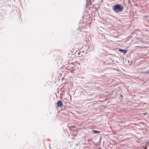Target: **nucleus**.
<instances>
[{
  "label": "nucleus",
  "mask_w": 149,
  "mask_h": 149,
  "mask_svg": "<svg viewBox=\"0 0 149 149\" xmlns=\"http://www.w3.org/2000/svg\"><path fill=\"white\" fill-rule=\"evenodd\" d=\"M123 8V7L122 6L117 4L114 6L113 8V10L116 13H118L122 12Z\"/></svg>",
  "instance_id": "obj_1"
},
{
  "label": "nucleus",
  "mask_w": 149,
  "mask_h": 149,
  "mask_svg": "<svg viewBox=\"0 0 149 149\" xmlns=\"http://www.w3.org/2000/svg\"><path fill=\"white\" fill-rule=\"evenodd\" d=\"M145 17H146V16H145Z\"/></svg>",
  "instance_id": "obj_7"
},
{
  "label": "nucleus",
  "mask_w": 149,
  "mask_h": 149,
  "mask_svg": "<svg viewBox=\"0 0 149 149\" xmlns=\"http://www.w3.org/2000/svg\"><path fill=\"white\" fill-rule=\"evenodd\" d=\"M93 132L95 134L99 133H100V131L95 130H93Z\"/></svg>",
  "instance_id": "obj_4"
},
{
  "label": "nucleus",
  "mask_w": 149,
  "mask_h": 149,
  "mask_svg": "<svg viewBox=\"0 0 149 149\" xmlns=\"http://www.w3.org/2000/svg\"><path fill=\"white\" fill-rule=\"evenodd\" d=\"M147 113V112H146V113H143V114H146Z\"/></svg>",
  "instance_id": "obj_5"
},
{
  "label": "nucleus",
  "mask_w": 149,
  "mask_h": 149,
  "mask_svg": "<svg viewBox=\"0 0 149 149\" xmlns=\"http://www.w3.org/2000/svg\"><path fill=\"white\" fill-rule=\"evenodd\" d=\"M119 51L120 52L123 53L125 54L127 53V50H125L121 49H119Z\"/></svg>",
  "instance_id": "obj_3"
},
{
  "label": "nucleus",
  "mask_w": 149,
  "mask_h": 149,
  "mask_svg": "<svg viewBox=\"0 0 149 149\" xmlns=\"http://www.w3.org/2000/svg\"><path fill=\"white\" fill-rule=\"evenodd\" d=\"M128 2L129 3H130V0H128Z\"/></svg>",
  "instance_id": "obj_6"
},
{
  "label": "nucleus",
  "mask_w": 149,
  "mask_h": 149,
  "mask_svg": "<svg viewBox=\"0 0 149 149\" xmlns=\"http://www.w3.org/2000/svg\"><path fill=\"white\" fill-rule=\"evenodd\" d=\"M57 105L58 107H61V106L63 105V103L60 100H58L57 102Z\"/></svg>",
  "instance_id": "obj_2"
}]
</instances>
